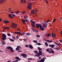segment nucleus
I'll return each mask as SVG.
<instances>
[{
	"mask_svg": "<svg viewBox=\"0 0 62 62\" xmlns=\"http://www.w3.org/2000/svg\"><path fill=\"white\" fill-rule=\"evenodd\" d=\"M36 27L37 28H39V27L40 28V29L42 31H43L45 30V29H44L43 28V26H42L41 24H37L36 25Z\"/></svg>",
	"mask_w": 62,
	"mask_h": 62,
	"instance_id": "nucleus-1",
	"label": "nucleus"
},
{
	"mask_svg": "<svg viewBox=\"0 0 62 62\" xmlns=\"http://www.w3.org/2000/svg\"><path fill=\"white\" fill-rule=\"evenodd\" d=\"M7 48L8 50H9L12 53H13L14 52V50L13 49V48L10 46H8L7 47Z\"/></svg>",
	"mask_w": 62,
	"mask_h": 62,
	"instance_id": "nucleus-2",
	"label": "nucleus"
},
{
	"mask_svg": "<svg viewBox=\"0 0 62 62\" xmlns=\"http://www.w3.org/2000/svg\"><path fill=\"white\" fill-rule=\"evenodd\" d=\"M12 28H14L15 29H16L17 28V24H15L14 23H12Z\"/></svg>",
	"mask_w": 62,
	"mask_h": 62,
	"instance_id": "nucleus-3",
	"label": "nucleus"
},
{
	"mask_svg": "<svg viewBox=\"0 0 62 62\" xmlns=\"http://www.w3.org/2000/svg\"><path fill=\"white\" fill-rule=\"evenodd\" d=\"M2 40H6L7 39H6V38H7V36H6V35L5 34H3L2 35Z\"/></svg>",
	"mask_w": 62,
	"mask_h": 62,
	"instance_id": "nucleus-4",
	"label": "nucleus"
},
{
	"mask_svg": "<svg viewBox=\"0 0 62 62\" xmlns=\"http://www.w3.org/2000/svg\"><path fill=\"white\" fill-rule=\"evenodd\" d=\"M32 3H30L29 4V5L27 7V8L29 9H31L32 8Z\"/></svg>",
	"mask_w": 62,
	"mask_h": 62,
	"instance_id": "nucleus-5",
	"label": "nucleus"
},
{
	"mask_svg": "<svg viewBox=\"0 0 62 62\" xmlns=\"http://www.w3.org/2000/svg\"><path fill=\"white\" fill-rule=\"evenodd\" d=\"M21 55L23 56V58H25L26 57H27V55H26L25 54H21Z\"/></svg>",
	"mask_w": 62,
	"mask_h": 62,
	"instance_id": "nucleus-6",
	"label": "nucleus"
},
{
	"mask_svg": "<svg viewBox=\"0 0 62 62\" xmlns=\"http://www.w3.org/2000/svg\"><path fill=\"white\" fill-rule=\"evenodd\" d=\"M46 59V57H44L43 58H42L40 60V62H44L45 61V59Z\"/></svg>",
	"mask_w": 62,
	"mask_h": 62,
	"instance_id": "nucleus-7",
	"label": "nucleus"
},
{
	"mask_svg": "<svg viewBox=\"0 0 62 62\" xmlns=\"http://www.w3.org/2000/svg\"><path fill=\"white\" fill-rule=\"evenodd\" d=\"M6 2V0H0V3H4Z\"/></svg>",
	"mask_w": 62,
	"mask_h": 62,
	"instance_id": "nucleus-8",
	"label": "nucleus"
},
{
	"mask_svg": "<svg viewBox=\"0 0 62 62\" xmlns=\"http://www.w3.org/2000/svg\"><path fill=\"white\" fill-rule=\"evenodd\" d=\"M44 39L45 41L48 42H53V41L52 40L50 41L48 40H47L45 39Z\"/></svg>",
	"mask_w": 62,
	"mask_h": 62,
	"instance_id": "nucleus-9",
	"label": "nucleus"
},
{
	"mask_svg": "<svg viewBox=\"0 0 62 62\" xmlns=\"http://www.w3.org/2000/svg\"><path fill=\"white\" fill-rule=\"evenodd\" d=\"M43 25L44 28H47V26L46 25V24L44 23H43Z\"/></svg>",
	"mask_w": 62,
	"mask_h": 62,
	"instance_id": "nucleus-10",
	"label": "nucleus"
},
{
	"mask_svg": "<svg viewBox=\"0 0 62 62\" xmlns=\"http://www.w3.org/2000/svg\"><path fill=\"white\" fill-rule=\"evenodd\" d=\"M12 15V14H9V16L10 17V18L11 19H12V18H13V16H11V15Z\"/></svg>",
	"mask_w": 62,
	"mask_h": 62,
	"instance_id": "nucleus-11",
	"label": "nucleus"
},
{
	"mask_svg": "<svg viewBox=\"0 0 62 62\" xmlns=\"http://www.w3.org/2000/svg\"><path fill=\"white\" fill-rule=\"evenodd\" d=\"M30 22L32 23V24H33V23H36V22H35L33 20H31L30 21Z\"/></svg>",
	"mask_w": 62,
	"mask_h": 62,
	"instance_id": "nucleus-12",
	"label": "nucleus"
},
{
	"mask_svg": "<svg viewBox=\"0 0 62 62\" xmlns=\"http://www.w3.org/2000/svg\"><path fill=\"white\" fill-rule=\"evenodd\" d=\"M50 36H51V34H50V33L46 34V37H49Z\"/></svg>",
	"mask_w": 62,
	"mask_h": 62,
	"instance_id": "nucleus-13",
	"label": "nucleus"
},
{
	"mask_svg": "<svg viewBox=\"0 0 62 62\" xmlns=\"http://www.w3.org/2000/svg\"><path fill=\"white\" fill-rule=\"evenodd\" d=\"M29 47L31 49H32L33 48V46H32V45L31 44H30L29 45Z\"/></svg>",
	"mask_w": 62,
	"mask_h": 62,
	"instance_id": "nucleus-14",
	"label": "nucleus"
},
{
	"mask_svg": "<svg viewBox=\"0 0 62 62\" xmlns=\"http://www.w3.org/2000/svg\"><path fill=\"white\" fill-rule=\"evenodd\" d=\"M3 22L5 23H8L9 22V21L8 20L5 21H3Z\"/></svg>",
	"mask_w": 62,
	"mask_h": 62,
	"instance_id": "nucleus-15",
	"label": "nucleus"
},
{
	"mask_svg": "<svg viewBox=\"0 0 62 62\" xmlns=\"http://www.w3.org/2000/svg\"><path fill=\"white\" fill-rule=\"evenodd\" d=\"M38 49L39 50V51H42V48L39 47H38Z\"/></svg>",
	"mask_w": 62,
	"mask_h": 62,
	"instance_id": "nucleus-16",
	"label": "nucleus"
},
{
	"mask_svg": "<svg viewBox=\"0 0 62 62\" xmlns=\"http://www.w3.org/2000/svg\"><path fill=\"white\" fill-rule=\"evenodd\" d=\"M15 58L16 59H18V60H20V58L18 57H16Z\"/></svg>",
	"mask_w": 62,
	"mask_h": 62,
	"instance_id": "nucleus-17",
	"label": "nucleus"
},
{
	"mask_svg": "<svg viewBox=\"0 0 62 62\" xmlns=\"http://www.w3.org/2000/svg\"><path fill=\"white\" fill-rule=\"evenodd\" d=\"M54 43L55 45H57V46H60V44H57V43H56L54 42Z\"/></svg>",
	"mask_w": 62,
	"mask_h": 62,
	"instance_id": "nucleus-18",
	"label": "nucleus"
},
{
	"mask_svg": "<svg viewBox=\"0 0 62 62\" xmlns=\"http://www.w3.org/2000/svg\"><path fill=\"white\" fill-rule=\"evenodd\" d=\"M10 40L12 41V42H14V40L13 39H12L11 38H10L9 39Z\"/></svg>",
	"mask_w": 62,
	"mask_h": 62,
	"instance_id": "nucleus-19",
	"label": "nucleus"
},
{
	"mask_svg": "<svg viewBox=\"0 0 62 62\" xmlns=\"http://www.w3.org/2000/svg\"><path fill=\"white\" fill-rule=\"evenodd\" d=\"M31 25V26L32 27H35L36 26V25H35L33 24H32Z\"/></svg>",
	"mask_w": 62,
	"mask_h": 62,
	"instance_id": "nucleus-20",
	"label": "nucleus"
},
{
	"mask_svg": "<svg viewBox=\"0 0 62 62\" xmlns=\"http://www.w3.org/2000/svg\"><path fill=\"white\" fill-rule=\"evenodd\" d=\"M31 13L32 14H34V13L35 12V11H34V10H32L31 11Z\"/></svg>",
	"mask_w": 62,
	"mask_h": 62,
	"instance_id": "nucleus-21",
	"label": "nucleus"
},
{
	"mask_svg": "<svg viewBox=\"0 0 62 62\" xmlns=\"http://www.w3.org/2000/svg\"><path fill=\"white\" fill-rule=\"evenodd\" d=\"M26 35H27V36H30V35H31V34H30V33H27Z\"/></svg>",
	"mask_w": 62,
	"mask_h": 62,
	"instance_id": "nucleus-22",
	"label": "nucleus"
},
{
	"mask_svg": "<svg viewBox=\"0 0 62 62\" xmlns=\"http://www.w3.org/2000/svg\"><path fill=\"white\" fill-rule=\"evenodd\" d=\"M20 33V32H14V33L16 34H19V33Z\"/></svg>",
	"mask_w": 62,
	"mask_h": 62,
	"instance_id": "nucleus-23",
	"label": "nucleus"
},
{
	"mask_svg": "<svg viewBox=\"0 0 62 62\" xmlns=\"http://www.w3.org/2000/svg\"><path fill=\"white\" fill-rule=\"evenodd\" d=\"M45 46H48V44L47 43V42H46L45 43Z\"/></svg>",
	"mask_w": 62,
	"mask_h": 62,
	"instance_id": "nucleus-24",
	"label": "nucleus"
},
{
	"mask_svg": "<svg viewBox=\"0 0 62 62\" xmlns=\"http://www.w3.org/2000/svg\"><path fill=\"white\" fill-rule=\"evenodd\" d=\"M15 13L16 14H18L19 13V11H17Z\"/></svg>",
	"mask_w": 62,
	"mask_h": 62,
	"instance_id": "nucleus-25",
	"label": "nucleus"
},
{
	"mask_svg": "<svg viewBox=\"0 0 62 62\" xmlns=\"http://www.w3.org/2000/svg\"><path fill=\"white\" fill-rule=\"evenodd\" d=\"M22 22H23V23H25V20H24L23 19H22Z\"/></svg>",
	"mask_w": 62,
	"mask_h": 62,
	"instance_id": "nucleus-26",
	"label": "nucleus"
},
{
	"mask_svg": "<svg viewBox=\"0 0 62 62\" xmlns=\"http://www.w3.org/2000/svg\"><path fill=\"white\" fill-rule=\"evenodd\" d=\"M33 41L34 43H37L38 42V41H36V40H34Z\"/></svg>",
	"mask_w": 62,
	"mask_h": 62,
	"instance_id": "nucleus-27",
	"label": "nucleus"
},
{
	"mask_svg": "<svg viewBox=\"0 0 62 62\" xmlns=\"http://www.w3.org/2000/svg\"><path fill=\"white\" fill-rule=\"evenodd\" d=\"M12 38L13 39H15V40H16V38L15 37H12Z\"/></svg>",
	"mask_w": 62,
	"mask_h": 62,
	"instance_id": "nucleus-28",
	"label": "nucleus"
},
{
	"mask_svg": "<svg viewBox=\"0 0 62 62\" xmlns=\"http://www.w3.org/2000/svg\"><path fill=\"white\" fill-rule=\"evenodd\" d=\"M33 31H34V32H38V30H35L34 29V30H33Z\"/></svg>",
	"mask_w": 62,
	"mask_h": 62,
	"instance_id": "nucleus-29",
	"label": "nucleus"
},
{
	"mask_svg": "<svg viewBox=\"0 0 62 62\" xmlns=\"http://www.w3.org/2000/svg\"><path fill=\"white\" fill-rule=\"evenodd\" d=\"M54 45H52L51 46V48H53V47H54Z\"/></svg>",
	"mask_w": 62,
	"mask_h": 62,
	"instance_id": "nucleus-30",
	"label": "nucleus"
},
{
	"mask_svg": "<svg viewBox=\"0 0 62 62\" xmlns=\"http://www.w3.org/2000/svg\"><path fill=\"white\" fill-rule=\"evenodd\" d=\"M29 21V20L28 19H26L25 20V22H28Z\"/></svg>",
	"mask_w": 62,
	"mask_h": 62,
	"instance_id": "nucleus-31",
	"label": "nucleus"
},
{
	"mask_svg": "<svg viewBox=\"0 0 62 62\" xmlns=\"http://www.w3.org/2000/svg\"><path fill=\"white\" fill-rule=\"evenodd\" d=\"M36 37H37V38H40V36L39 35H36Z\"/></svg>",
	"mask_w": 62,
	"mask_h": 62,
	"instance_id": "nucleus-32",
	"label": "nucleus"
},
{
	"mask_svg": "<svg viewBox=\"0 0 62 62\" xmlns=\"http://www.w3.org/2000/svg\"><path fill=\"white\" fill-rule=\"evenodd\" d=\"M44 23H45V24H46V25H48V23H47V22H46L45 21Z\"/></svg>",
	"mask_w": 62,
	"mask_h": 62,
	"instance_id": "nucleus-33",
	"label": "nucleus"
},
{
	"mask_svg": "<svg viewBox=\"0 0 62 62\" xmlns=\"http://www.w3.org/2000/svg\"><path fill=\"white\" fill-rule=\"evenodd\" d=\"M54 34L53 32L52 33V38H53L54 37Z\"/></svg>",
	"mask_w": 62,
	"mask_h": 62,
	"instance_id": "nucleus-34",
	"label": "nucleus"
},
{
	"mask_svg": "<svg viewBox=\"0 0 62 62\" xmlns=\"http://www.w3.org/2000/svg\"><path fill=\"white\" fill-rule=\"evenodd\" d=\"M59 48L57 47L56 48V50H57L58 51H59Z\"/></svg>",
	"mask_w": 62,
	"mask_h": 62,
	"instance_id": "nucleus-35",
	"label": "nucleus"
},
{
	"mask_svg": "<svg viewBox=\"0 0 62 62\" xmlns=\"http://www.w3.org/2000/svg\"><path fill=\"white\" fill-rule=\"evenodd\" d=\"M39 53H40L41 54H43V53L41 51H40V50H39Z\"/></svg>",
	"mask_w": 62,
	"mask_h": 62,
	"instance_id": "nucleus-36",
	"label": "nucleus"
},
{
	"mask_svg": "<svg viewBox=\"0 0 62 62\" xmlns=\"http://www.w3.org/2000/svg\"><path fill=\"white\" fill-rule=\"evenodd\" d=\"M16 38L17 39H19V37L18 36H16Z\"/></svg>",
	"mask_w": 62,
	"mask_h": 62,
	"instance_id": "nucleus-37",
	"label": "nucleus"
},
{
	"mask_svg": "<svg viewBox=\"0 0 62 62\" xmlns=\"http://www.w3.org/2000/svg\"><path fill=\"white\" fill-rule=\"evenodd\" d=\"M19 35H21V36H23V34H22L21 33V32H19Z\"/></svg>",
	"mask_w": 62,
	"mask_h": 62,
	"instance_id": "nucleus-38",
	"label": "nucleus"
},
{
	"mask_svg": "<svg viewBox=\"0 0 62 62\" xmlns=\"http://www.w3.org/2000/svg\"><path fill=\"white\" fill-rule=\"evenodd\" d=\"M7 35L8 36H11V34L9 33H8L7 34Z\"/></svg>",
	"mask_w": 62,
	"mask_h": 62,
	"instance_id": "nucleus-39",
	"label": "nucleus"
},
{
	"mask_svg": "<svg viewBox=\"0 0 62 62\" xmlns=\"http://www.w3.org/2000/svg\"><path fill=\"white\" fill-rule=\"evenodd\" d=\"M16 50L18 51L19 50V48L17 47L16 48Z\"/></svg>",
	"mask_w": 62,
	"mask_h": 62,
	"instance_id": "nucleus-40",
	"label": "nucleus"
},
{
	"mask_svg": "<svg viewBox=\"0 0 62 62\" xmlns=\"http://www.w3.org/2000/svg\"><path fill=\"white\" fill-rule=\"evenodd\" d=\"M37 44L38 45H41V44L39 43H37Z\"/></svg>",
	"mask_w": 62,
	"mask_h": 62,
	"instance_id": "nucleus-41",
	"label": "nucleus"
},
{
	"mask_svg": "<svg viewBox=\"0 0 62 62\" xmlns=\"http://www.w3.org/2000/svg\"><path fill=\"white\" fill-rule=\"evenodd\" d=\"M2 45H5V44H6V43H3V42H2Z\"/></svg>",
	"mask_w": 62,
	"mask_h": 62,
	"instance_id": "nucleus-42",
	"label": "nucleus"
},
{
	"mask_svg": "<svg viewBox=\"0 0 62 62\" xmlns=\"http://www.w3.org/2000/svg\"><path fill=\"white\" fill-rule=\"evenodd\" d=\"M34 52L35 53H38V51H34Z\"/></svg>",
	"mask_w": 62,
	"mask_h": 62,
	"instance_id": "nucleus-43",
	"label": "nucleus"
},
{
	"mask_svg": "<svg viewBox=\"0 0 62 62\" xmlns=\"http://www.w3.org/2000/svg\"><path fill=\"white\" fill-rule=\"evenodd\" d=\"M55 21H56V19H53V22H55Z\"/></svg>",
	"mask_w": 62,
	"mask_h": 62,
	"instance_id": "nucleus-44",
	"label": "nucleus"
},
{
	"mask_svg": "<svg viewBox=\"0 0 62 62\" xmlns=\"http://www.w3.org/2000/svg\"><path fill=\"white\" fill-rule=\"evenodd\" d=\"M56 36V34H54V36H53V37L54 38H55V36Z\"/></svg>",
	"mask_w": 62,
	"mask_h": 62,
	"instance_id": "nucleus-45",
	"label": "nucleus"
},
{
	"mask_svg": "<svg viewBox=\"0 0 62 62\" xmlns=\"http://www.w3.org/2000/svg\"><path fill=\"white\" fill-rule=\"evenodd\" d=\"M28 59V60H32V59H32V58H29Z\"/></svg>",
	"mask_w": 62,
	"mask_h": 62,
	"instance_id": "nucleus-46",
	"label": "nucleus"
},
{
	"mask_svg": "<svg viewBox=\"0 0 62 62\" xmlns=\"http://www.w3.org/2000/svg\"><path fill=\"white\" fill-rule=\"evenodd\" d=\"M25 47H26V48H27L28 47V45H26L25 46Z\"/></svg>",
	"mask_w": 62,
	"mask_h": 62,
	"instance_id": "nucleus-47",
	"label": "nucleus"
},
{
	"mask_svg": "<svg viewBox=\"0 0 62 62\" xmlns=\"http://www.w3.org/2000/svg\"><path fill=\"white\" fill-rule=\"evenodd\" d=\"M49 49L51 51H53V49L51 48H49Z\"/></svg>",
	"mask_w": 62,
	"mask_h": 62,
	"instance_id": "nucleus-48",
	"label": "nucleus"
},
{
	"mask_svg": "<svg viewBox=\"0 0 62 62\" xmlns=\"http://www.w3.org/2000/svg\"><path fill=\"white\" fill-rule=\"evenodd\" d=\"M35 12H38V10H37V9H35Z\"/></svg>",
	"mask_w": 62,
	"mask_h": 62,
	"instance_id": "nucleus-49",
	"label": "nucleus"
},
{
	"mask_svg": "<svg viewBox=\"0 0 62 62\" xmlns=\"http://www.w3.org/2000/svg\"><path fill=\"white\" fill-rule=\"evenodd\" d=\"M46 51H47V52H49V49H46Z\"/></svg>",
	"mask_w": 62,
	"mask_h": 62,
	"instance_id": "nucleus-50",
	"label": "nucleus"
},
{
	"mask_svg": "<svg viewBox=\"0 0 62 62\" xmlns=\"http://www.w3.org/2000/svg\"><path fill=\"white\" fill-rule=\"evenodd\" d=\"M51 53H54V51H51Z\"/></svg>",
	"mask_w": 62,
	"mask_h": 62,
	"instance_id": "nucleus-51",
	"label": "nucleus"
},
{
	"mask_svg": "<svg viewBox=\"0 0 62 62\" xmlns=\"http://www.w3.org/2000/svg\"><path fill=\"white\" fill-rule=\"evenodd\" d=\"M17 30H18L19 32H20V29L17 28Z\"/></svg>",
	"mask_w": 62,
	"mask_h": 62,
	"instance_id": "nucleus-52",
	"label": "nucleus"
},
{
	"mask_svg": "<svg viewBox=\"0 0 62 62\" xmlns=\"http://www.w3.org/2000/svg\"><path fill=\"white\" fill-rule=\"evenodd\" d=\"M11 8H9V9H10V10H9V11H11Z\"/></svg>",
	"mask_w": 62,
	"mask_h": 62,
	"instance_id": "nucleus-53",
	"label": "nucleus"
},
{
	"mask_svg": "<svg viewBox=\"0 0 62 62\" xmlns=\"http://www.w3.org/2000/svg\"><path fill=\"white\" fill-rule=\"evenodd\" d=\"M36 56H37V57H39V56H40L39 55L36 54Z\"/></svg>",
	"mask_w": 62,
	"mask_h": 62,
	"instance_id": "nucleus-54",
	"label": "nucleus"
},
{
	"mask_svg": "<svg viewBox=\"0 0 62 62\" xmlns=\"http://www.w3.org/2000/svg\"><path fill=\"white\" fill-rule=\"evenodd\" d=\"M25 13V11H24L22 12L23 14H24V13Z\"/></svg>",
	"mask_w": 62,
	"mask_h": 62,
	"instance_id": "nucleus-55",
	"label": "nucleus"
},
{
	"mask_svg": "<svg viewBox=\"0 0 62 62\" xmlns=\"http://www.w3.org/2000/svg\"><path fill=\"white\" fill-rule=\"evenodd\" d=\"M21 46H17V48H21Z\"/></svg>",
	"mask_w": 62,
	"mask_h": 62,
	"instance_id": "nucleus-56",
	"label": "nucleus"
},
{
	"mask_svg": "<svg viewBox=\"0 0 62 62\" xmlns=\"http://www.w3.org/2000/svg\"><path fill=\"white\" fill-rule=\"evenodd\" d=\"M41 58V57H38V58H39V59H40Z\"/></svg>",
	"mask_w": 62,
	"mask_h": 62,
	"instance_id": "nucleus-57",
	"label": "nucleus"
},
{
	"mask_svg": "<svg viewBox=\"0 0 62 62\" xmlns=\"http://www.w3.org/2000/svg\"><path fill=\"white\" fill-rule=\"evenodd\" d=\"M9 28H10L9 27H6V29H9Z\"/></svg>",
	"mask_w": 62,
	"mask_h": 62,
	"instance_id": "nucleus-58",
	"label": "nucleus"
},
{
	"mask_svg": "<svg viewBox=\"0 0 62 62\" xmlns=\"http://www.w3.org/2000/svg\"><path fill=\"white\" fill-rule=\"evenodd\" d=\"M21 2L22 3H23V0H21Z\"/></svg>",
	"mask_w": 62,
	"mask_h": 62,
	"instance_id": "nucleus-59",
	"label": "nucleus"
},
{
	"mask_svg": "<svg viewBox=\"0 0 62 62\" xmlns=\"http://www.w3.org/2000/svg\"><path fill=\"white\" fill-rule=\"evenodd\" d=\"M23 2L24 3H25V2H26V1L25 0H23Z\"/></svg>",
	"mask_w": 62,
	"mask_h": 62,
	"instance_id": "nucleus-60",
	"label": "nucleus"
},
{
	"mask_svg": "<svg viewBox=\"0 0 62 62\" xmlns=\"http://www.w3.org/2000/svg\"><path fill=\"white\" fill-rule=\"evenodd\" d=\"M22 52V50H19V51H18V52Z\"/></svg>",
	"mask_w": 62,
	"mask_h": 62,
	"instance_id": "nucleus-61",
	"label": "nucleus"
},
{
	"mask_svg": "<svg viewBox=\"0 0 62 62\" xmlns=\"http://www.w3.org/2000/svg\"><path fill=\"white\" fill-rule=\"evenodd\" d=\"M40 54V53L38 52H37V54H38V55H39Z\"/></svg>",
	"mask_w": 62,
	"mask_h": 62,
	"instance_id": "nucleus-62",
	"label": "nucleus"
},
{
	"mask_svg": "<svg viewBox=\"0 0 62 62\" xmlns=\"http://www.w3.org/2000/svg\"><path fill=\"white\" fill-rule=\"evenodd\" d=\"M26 39H23V40L24 41H25V40H26Z\"/></svg>",
	"mask_w": 62,
	"mask_h": 62,
	"instance_id": "nucleus-63",
	"label": "nucleus"
},
{
	"mask_svg": "<svg viewBox=\"0 0 62 62\" xmlns=\"http://www.w3.org/2000/svg\"><path fill=\"white\" fill-rule=\"evenodd\" d=\"M52 45H51V44H49V47H51V46Z\"/></svg>",
	"mask_w": 62,
	"mask_h": 62,
	"instance_id": "nucleus-64",
	"label": "nucleus"
}]
</instances>
